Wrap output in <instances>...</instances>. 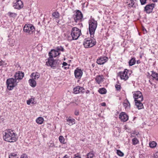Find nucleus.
Segmentation results:
<instances>
[{
	"instance_id": "1",
	"label": "nucleus",
	"mask_w": 158,
	"mask_h": 158,
	"mask_svg": "<svg viewBox=\"0 0 158 158\" xmlns=\"http://www.w3.org/2000/svg\"><path fill=\"white\" fill-rule=\"evenodd\" d=\"M60 53H59L55 49H52L49 52L48 55L49 57L48 59V60L46 62L47 66H50L53 69H55L58 67L60 61L59 60H54L53 59V57H56L60 55Z\"/></svg>"
},
{
	"instance_id": "2",
	"label": "nucleus",
	"mask_w": 158,
	"mask_h": 158,
	"mask_svg": "<svg viewBox=\"0 0 158 158\" xmlns=\"http://www.w3.org/2000/svg\"><path fill=\"white\" fill-rule=\"evenodd\" d=\"M3 139L5 141L13 142L17 140L16 134L11 129H8L5 130L3 132Z\"/></svg>"
},
{
	"instance_id": "3",
	"label": "nucleus",
	"mask_w": 158,
	"mask_h": 158,
	"mask_svg": "<svg viewBox=\"0 0 158 158\" xmlns=\"http://www.w3.org/2000/svg\"><path fill=\"white\" fill-rule=\"evenodd\" d=\"M96 44L95 40L94 38H87L84 39L83 45L85 48L92 47Z\"/></svg>"
},
{
	"instance_id": "4",
	"label": "nucleus",
	"mask_w": 158,
	"mask_h": 158,
	"mask_svg": "<svg viewBox=\"0 0 158 158\" xmlns=\"http://www.w3.org/2000/svg\"><path fill=\"white\" fill-rule=\"evenodd\" d=\"M81 34V30H72L71 36L68 37L67 40L69 41L77 40Z\"/></svg>"
},
{
	"instance_id": "5",
	"label": "nucleus",
	"mask_w": 158,
	"mask_h": 158,
	"mask_svg": "<svg viewBox=\"0 0 158 158\" xmlns=\"http://www.w3.org/2000/svg\"><path fill=\"white\" fill-rule=\"evenodd\" d=\"M18 82L14 78H10L7 80L6 84L7 88L9 90H12L17 84Z\"/></svg>"
},
{
	"instance_id": "6",
	"label": "nucleus",
	"mask_w": 158,
	"mask_h": 158,
	"mask_svg": "<svg viewBox=\"0 0 158 158\" xmlns=\"http://www.w3.org/2000/svg\"><path fill=\"white\" fill-rule=\"evenodd\" d=\"M73 17L75 22L77 23L82 21L83 16L81 11L79 10H77L74 14Z\"/></svg>"
},
{
	"instance_id": "7",
	"label": "nucleus",
	"mask_w": 158,
	"mask_h": 158,
	"mask_svg": "<svg viewBox=\"0 0 158 158\" xmlns=\"http://www.w3.org/2000/svg\"><path fill=\"white\" fill-rule=\"evenodd\" d=\"M133 98L135 101L137 100L143 101V97L142 93L139 91H137L133 92Z\"/></svg>"
},
{
	"instance_id": "8",
	"label": "nucleus",
	"mask_w": 158,
	"mask_h": 158,
	"mask_svg": "<svg viewBox=\"0 0 158 158\" xmlns=\"http://www.w3.org/2000/svg\"><path fill=\"white\" fill-rule=\"evenodd\" d=\"M97 22L94 19L89 20V30H96Z\"/></svg>"
},
{
	"instance_id": "9",
	"label": "nucleus",
	"mask_w": 158,
	"mask_h": 158,
	"mask_svg": "<svg viewBox=\"0 0 158 158\" xmlns=\"http://www.w3.org/2000/svg\"><path fill=\"white\" fill-rule=\"evenodd\" d=\"M128 72V70L127 69H125L123 72H119V76L121 79L124 80V81L128 79L129 78Z\"/></svg>"
},
{
	"instance_id": "10",
	"label": "nucleus",
	"mask_w": 158,
	"mask_h": 158,
	"mask_svg": "<svg viewBox=\"0 0 158 158\" xmlns=\"http://www.w3.org/2000/svg\"><path fill=\"white\" fill-rule=\"evenodd\" d=\"M24 76V73L22 71H18L15 75V79L18 82L19 80H22Z\"/></svg>"
},
{
	"instance_id": "11",
	"label": "nucleus",
	"mask_w": 158,
	"mask_h": 158,
	"mask_svg": "<svg viewBox=\"0 0 158 158\" xmlns=\"http://www.w3.org/2000/svg\"><path fill=\"white\" fill-rule=\"evenodd\" d=\"M108 60V58L106 56H102L99 57L97 60V63L100 65L103 64Z\"/></svg>"
},
{
	"instance_id": "12",
	"label": "nucleus",
	"mask_w": 158,
	"mask_h": 158,
	"mask_svg": "<svg viewBox=\"0 0 158 158\" xmlns=\"http://www.w3.org/2000/svg\"><path fill=\"white\" fill-rule=\"evenodd\" d=\"M13 6L15 9H20L23 7V2L21 0H17L16 2L14 3Z\"/></svg>"
},
{
	"instance_id": "13",
	"label": "nucleus",
	"mask_w": 158,
	"mask_h": 158,
	"mask_svg": "<svg viewBox=\"0 0 158 158\" xmlns=\"http://www.w3.org/2000/svg\"><path fill=\"white\" fill-rule=\"evenodd\" d=\"M83 74V72L81 69L77 68L75 70L74 75L76 78L80 79L81 78Z\"/></svg>"
},
{
	"instance_id": "14",
	"label": "nucleus",
	"mask_w": 158,
	"mask_h": 158,
	"mask_svg": "<svg viewBox=\"0 0 158 158\" xmlns=\"http://www.w3.org/2000/svg\"><path fill=\"white\" fill-rule=\"evenodd\" d=\"M119 118L122 121L125 122L128 119V116L125 113L122 112L119 115Z\"/></svg>"
},
{
	"instance_id": "15",
	"label": "nucleus",
	"mask_w": 158,
	"mask_h": 158,
	"mask_svg": "<svg viewBox=\"0 0 158 158\" xmlns=\"http://www.w3.org/2000/svg\"><path fill=\"white\" fill-rule=\"evenodd\" d=\"M155 6L154 4L148 5L144 7V10L147 13H149L151 12Z\"/></svg>"
},
{
	"instance_id": "16",
	"label": "nucleus",
	"mask_w": 158,
	"mask_h": 158,
	"mask_svg": "<svg viewBox=\"0 0 158 158\" xmlns=\"http://www.w3.org/2000/svg\"><path fill=\"white\" fill-rule=\"evenodd\" d=\"M104 78L102 75H98L95 78V80L97 83L99 84L103 81Z\"/></svg>"
},
{
	"instance_id": "17",
	"label": "nucleus",
	"mask_w": 158,
	"mask_h": 158,
	"mask_svg": "<svg viewBox=\"0 0 158 158\" xmlns=\"http://www.w3.org/2000/svg\"><path fill=\"white\" fill-rule=\"evenodd\" d=\"M142 101L137 100L135 101V104L138 109H141L143 108V104L141 102Z\"/></svg>"
},
{
	"instance_id": "18",
	"label": "nucleus",
	"mask_w": 158,
	"mask_h": 158,
	"mask_svg": "<svg viewBox=\"0 0 158 158\" xmlns=\"http://www.w3.org/2000/svg\"><path fill=\"white\" fill-rule=\"evenodd\" d=\"M35 29L34 26L31 24H27L24 25L23 30H33Z\"/></svg>"
},
{
	"instance_id": "19",
	"label": "nucleus",
	"mask_w": 158,
	"mask_h": 158,
	"mask_svg": "<svg viewBox=\"0 0 158 158\" xmlns=\"http://www.w3.org/2000/svg\"><path fill=\"white\" fill-rule=\"evenodd\" d=\"M123 105L125 109L129 110L130 109V104L128 100L125 101L123 103Z\"/></svg>"
},
{
	"instance_id": "20",
	"label": "nucleus",
	"mask_w": 158,
	"mask_h": 158,
	"mask_svg": "<svg viewBox=\"0 0 158 158\" xmlns=\"http://www.w3.org/2000/svg\"><path fill=\"white\" fill-rule=\"evenodd\" d=\"M66 121L69 125H72L75 123V120L74 118H71L70 117L66 119Z\"/></svg>"
},
{
	"instance_id": "21",
	"label": "nucleus",
	"mask_w": 158,
	"mask_h": 158,
	"mask_svg": "<svg viewBox=\"0 0 158 158\" xmlns=\"http://www.w3.org/2000/svg\"><path fill=\"white\" fill-rule=\"evenodd\" d=\"M40 77V74L37 72L33 73L31 75V77L32 78V79H33L34 80L38 79Z\"/></svg>"
},
{
	"instance_id": "22",
	"label": "nucleus",
	"mask_w": 158,
	"mask_h": 158,
	"mask_svg": "<svg viewBox=\"0 0 158 158\" xmlns=\"http://www.w3.org/2000/svg\"><path fill=\"white\" fill-rule=\"evenodd\" d=\"M29 83L30 85L32 87H34L36 85V82L33 79H29Z\"/></svg>"
},
{
	"instance_id": "23",
	"label": "nucleus",
	"mask_w": 158,
	"mask_h": 158,
	"mask_svg": "<svg viewBox=\"0 0 158 158\" xmlns=\"http://www.w3.org/2000/svg\"><path fill=\"white\" fill-rule=\"evenodd\" d=\"M44 121V118L41 117L38 118L36 120V123L39 124H42L43 123Z\"/></svg>"
},
{
	"instance_id": "24",
	"label": "nucleus",
	"mask_w": 158,
	"mask_h": 158,
	"mask_svg": "<svg viewBox=\"0 0 158 158\" xmlns=\"http://www.w3.org/2000/svg\"><path fill=\"white\" fill-rule=\"evenodd\" d=\"M136 62V60L135 58H132L129 61L128 63L129 65L130 66H131L134 65Z\"/></svg>"
},
{
	"instance_id": "25",
	"label": "nucleus",
	"mask_w": 158,
	"mask_h": 158,
	"mask_svg": "<svg viewBox=\"0 0 158 158\" xmlns=\"http://www.w3.org/2000/svg\"><path fill=\"white\" fill-rule=\"evenodd\" d=\"M152 73V76L157 81H158V74L153 71L151 72Z\"/></svg>"
},
{
	"instance_id": "26",
	"label": "nucleus",
	"mask_w": 158,
	"mask_h": 158,
	"mask_svg": "<svg viewBox=\"0 0 158 158\" xmlns=\"http://www.w3.org/2000/svg\"><path fill=\"white\" fill-rule=\"evenodd\" d=\"M9 43L8 44L11 47H13L14 46L15 43V40L11 39H10L8 40Z\"/></svg>"
},
{
	"instance_id": "27",
	"label": "nucleus",
	"mask_w": 158,
	"mask_h": 158,
	"mask_svg": "<svg viewBox=\"0 0 158 158\" xmlns=\"http://www.w3.org/2000/svg\"><path fill=\"white\" fill-rule=\"evenodd\" d=\"M94 154L93 151L88 153L86 155V158H93Z\"/></svg>"
},
{
	"instance_id": "28",
	"label": "nucleus",
	"mask_w": 158,
	"mask_h": 158,
	"mask_svg": "<svg viewBox=\"0 0 158 158\" xmlns=\"http://www.w3.org/2000/svg\"><path fill=\"white\" fill-rule=\"evenodd\" d=\"M55 50L58 52L59 53H60V52H64V48H63V47L60 46H58L56 47L55 48Z\"/></svg>"
},
{
	"instance_id": "29",
	"label": "nucleus",
	"mask_w": 158,
	"mask_h": 158,
	"mask_svg": "<svg viewBox=\"0 0 158 158\" xmlns=\"http://www.w3.org/2000/svg\"><path fill=\"white\" fill-rule=\"evenodd\" d=\"M98 92L101 94H105L106 93V90L105 88H102L99 89Z\"/></svg>"
},
{
	"instance_id": "30",
	"label": "nucleus",
	"mask_w": 158,
	"mask_h": 158,
	"mask_svg": "<svg viewBox=\"0 0 158 158\" xmlns=\"http://www.w3.org/2000/svg\"><path fill=\"white\" fill-rule=\"evenodd\" d=\"M136 1V0H131L130 1L131 2L129 3L128 4V5L129 7H133L134 6L135 3Z\"/></svg>"
},
{
	"instance_id": "31",
	"label": "nucleus",
	"mask_w": 158,
	"mask_h": 158,
	"mask_svg": "<svg viewBox=\"0 0 158 158\" xmlns=\"http://www.w3.org/2000/svg\"><path fill=\"white\" fill-rule=\"evenodd\" d=\"M59 140L61 143L65 144L66 142L65 141V139L63 136H60L59 137Z\"/></svg>"
},
{
	"instance_id": "32",
	"label": "nucleus",
	"mask_w": 158,
	"mask_h": 158,
	"mask_svg": "<svg viewBox=\"0 0 158 158\" xmlns=\"http://www.w3.org/2000/svg\"><path fill=\"white\" fill-rule=\"evenodd\" d=\"M17 154L16 153H12L9 156V158H18Z\"/></svg>"
},
{
	"instance_id": "33",
	"label": "nucleus",
	"mask_w": 158,
	"mask_h": 158,
	"mask_svg": "<svg viewBox=\"0 0 158 158\" xmlns=\"http://www.w3.org/2000/svg\"><path fill=\"white\" fill-rule=\"evenodd\" d=\"M10 17L15 18L17 16V14L11 12H9L7 14Z\"/></svg>"
},
{
	"instance_id": "34",
	"label": "nucleus",
	"mask_w": 158,
	"mask_h": 158,
	"mask_svg": "<svg viewBox=\"0 0 158 158\" xmlns=\"http://www.w3.org/2000/svg\"><path fill=\"white\" fill-rule=\"evenodd\" d=\"M156 143L153 141L149 143L150 147L152 148H155L156 146Z\"/></svg>"
},
{
	"instance_id": "35",
	"label": "nucleus",
	"mask_w": 158,
	"mask_h": 158,
	"mask_svg": "<svg viewBox=\"0 0 158 158\" xmlns=\"http://www.w3.org/2000/svg\"><path fill=\"white\" fill-rule=\"evenodd\" d=\"M73 93L75 94L79 93V91L78 86H76L73 89Z\"/></svg>"
},
{
	"instance_id": "36",
	"label": "nucleus",
	"mask_w": 158,
	"mask_h": 158,
	"mask_svg": "<svg viewBox=\"0 0 158 158\" xmlns=\"http://www.w3.org/2000/svg\"><path fill=\"white\" fill-rule=\"evenodd\" d=\"M52 15L55 18H58L59 17L60 14L58 12H55L52 13Z\"/></svg>"
},
{
	"instance_id": "37",
	"label": "nucleus",
	"mask_w": 158,
	"mask_h": 158,
	"mask_svg": "<svg viewBox=\"0 0 158 158\" xmlns=\"http://www.w3.org/2000/svg\"><path fill=\"white\" fill-rule=\"evenodd\" d=\"M90 35V38H94L95 30H89Z\"/></svg>"
},
{
	"instance_id": "38",
	"label": "nucleus",
	"mask_w": 158,
	"mask_h": 158,
	"mask_svg": "<svg viewBox=\"0 0 158 158\" xmlns=\"http://www.w3.org/2000/svg\"><path fill=\"white\" fill-rule=\"evenodd\" d=\"M132 142L133 144L136 145L138 143L139 141L136 138H135L132 139Z\"/></svg>"
},
{
	"instance_id": "39",
	"label": "nucleus",
	"mask_w": 158,
	"mask_h": 158,
	"mask_svg": "<svg viewBox=\"0 0 158 158\" xmlns=\"http://www.w3.org/2000/svg\"><path fill=\"white\" fill-rule=\"evenodd\" d=\"M79 91V93H84L85 89L83 87H80L78 86Z\"/></svg>"
},
{
	"instance_id": "40",
	"label": "nucleus",
	"mask_w": 158,
	"mask_h": 158,
	"mask_svg": "<svg viewBox=\"0 0 158 158\" xmlns=\"http://www.w3.org/2000/svg\"><path fill=\"white\" fill-rule=\"evenodd\" d=\"M23 31L27 34H31L33 33L34 31L32 30H23Z\"/></svg>"
},
{
	"instance_id": "41",
	"label": "nucleus",
	"mask_w": 158,
	"mask_h": 158,
	"mask_svg": "<svg viewBox=\"0 0 158 158\" xmlns=\"http://www.w3.org/2000/svg\"><path fill=\"white\" fill-rule=\"evenodd\" d=\"M141 4L142 5L145 4L146 3L147 0H140Z\"/></svg>"
},
{
	"instance_id": "42",
	"label": "nucleus",
	"mask_w": 158,
	"mask_h": 158,
	"mask_svg": "<svg viewBox=\"0 0 158 158\" xmlns=\"http://www.w3.org/2000/svg\"><path fill=\"white\" fill-rule=\"evenodd\" d=\"M6 65V63H5V61L1 60L0 61V66H4L5 65Z\"/></svg>"
},
{
	"instance_id": "43",
	"label": "nucleus",
	"mask_w": 158,
	"mask_h": 158,
	"mask_svg": "<svg viewBox=\"0 0 158 158\" xmlns=\"http://www.w3.org/2000/svg\"><path fill=\"white\" fill-rule=\"evenodd\" d=\"M54 146V144L53 143V142L52 141H50L49 143V146L50 147H52Z\"/></svg>"
},
{
	"instance_id": "44",
	"label": "nucleus",
	"mask_w": 158,
	"mask_h": 158,
	"mask_svg": "<svg viewBox=\"0 0 158 158\" xmlns=\"http://www.w3.org/2000/svg\"><path fill=\"white\" fill-rule=\"evenodd\" d=\"M20 158H28V156L26 154H24L21 155Z\"/></svg>"
},
{
	"instance_id": "45",
	"label": "nucleus",
	"mask_w": 158,
	"mask_h": 158,
	"mask_svg": "<svg viewBox=\"0 0 158 158\" xmlns=\"http://www.w3.org/2000/svg\"><path fill=\"white\" fill-rule=\"evenodd\" d=\"M34 98H31L30 99V100L31 103L32 104H34L35 103V102L34 101Z\"/></svg>"
},
{
	"instance_id": "46",
	"label": "nucleus",
	"mask_w": 158,
	"mask_h": 158,
	"mask_svg": "<svg viewBox=\"0 0 158 158\" xmlns=\"http://www.w3.org/2000/svg\"><path fill=\"white\" fill-rule=\"evenodd\" d=\"M73 158H81V156L78 154H75Z\"/></svg>"
},
{
	"instance_id": "47",
	"label": "nucleus",
	"mask_w": 158,
	"mask_h": 158,
	"mask_svg": "<svg viewBox=\"0 0 158 158\" xmlns=\"http://www.w3.org/2000/svg\"><path fill=\"white\" fill-rule=\"evenodd\" d=\"M124 153L122 152L121 151L119 150V156H124Z\"/></svg>"
},
{
	"instance_id": "48",
	"label": "nucleus",
	"mask_w": 158,
	"mask_h": 158,
	"mask_svg": "<svg viewBox=\"0 0 158 158\" xmlns=\"http://www.w3.org/2000/svg\"><path fill=\"white\" fill-rule=\"evenodd\" d=\"M103 36H104V37L106 38L107 36H109V34L108 33V32L105 31V34H103Z\"/></svg>"
},
{
	"instance_id": "49",
	"label": "nucleus",
	"mask_w": 158,
	"mask_h": 158,
	"mask_svg": "<svg viewBox=\"0 0 158 158\" xmlns=\"http://www.w3.org/2000/svg\"><path fill=\"white\" fill-rule=\"evenodd\" d=\"M79 111L77 110H75L74 112V114L76 115H79Z\"/></svg>"
},
{
	"instance_id": "50",
	"label": "nucleus",
	"mask_w": 158,
	"mask_h": 158,
	"mask_svg": "<svg viewBox=\"0 0 158 158\" xmlns=\"http://www.w3.org/2000/svg\"><path fill=\"white\" fill-rule=\"evenodd\" d=\"M62 65L63 66L62 67H65V66H67L68 65V64L65 62H64L62 63Z\"/></svg>"
},
{
	"instance_id": "51",
	"label": "nucleus",
	"mask_w": 158,
	"mask_h": 158,
	"mask_svg": "<svg viewBox=\"0 0 158 158\" xmlns=\"http://www.w3.org/2000/svg\"><path fill=\"white\" fill-rule=\"evenodd\" d=\"M100 105L101 106H106V103L105 102L101 103Z\"/></svg>"
},
{
	"instance_id": "52",
	"label": "nucleus",
	"mask_w": 158,
	"mask_h": 158,
	"mask_svg": "<svg viewBox=\"0 0 158 158\" xmlns=\"http://www.w3.org/2000/svg\"><path fill=\"white\" fill-rule=\"evenodd\" d=\"M27 104L29 105L30 104V103H31V101L30 99L27 101Z\"/></svg>"
},
{
	"instance_id": "53",
	"label": "nucleus",
	"mask_w": 158,
	"mask_h": 158,
	"mask_svg": "<svg viewBox=\"0 0 158 158\" xmlns=\"http://www.w3.org/2000/svg\"><path fill=\"white\" fill-rule=\"evenodd\" d=\"M115 87L117 90H118V84L115 85Z\"/></svg>"
},
{
	"instance_id": "54",
	"label": "nucleus",
	"mask_w": 158,
	"mask_h": 158,
	"mask_svg": "<svg viewBox=\"0 0 158 158\" xmlns=\"http://www.w3.org/2000/svg\"><path fill=\"white\" fill-rule=\"evenodd\" d=\"M154 156L155 157L157 158V157H158V152H156L155 153V154L154 155Z\"/></svg>"
},
{
	"instance_id": "55",
	"label": "nucleus",
	"mask_w": 158,
	"mask_h": 158,
	"mask_svg": "<svg viewBox=\"0 0 158 158\" xmlns=\"http://www.w3.org/2000/svg\"><path fill=\"white\" fill-rule=\"evenodd\" d=\"M69 156L68 155H65L63 158H69Z\"/></svg>"
},
{
	"instance_id": "56",
	"label": "nucleus",
	"mask_w": 158,
	"mask_h": 158,
	"mask_svg": "<svg viewBox=\"0 0 158 158\" xmlns=\"http://www.w3.org/2000/svg\"><path fill=\"white\" fill-rule=\"evenodd\" d=\"M11 33V32H10V33L8 35V37H10L11 36L12 34Z\"/></svg>"
},
{
	"instance_id": "57",
	"label": "nucleus",
	"mask_w": 158,
	"mask_h": 158,
	"mask_svg": "<svg viewBox=\"0 0 158 158\" xmlns=\"http://www.w3.org/2000/svg\"><path fill=\"white\" fill-rule=\"evenodd\" d=\"M89 91L88 90H87L86 92H85V93L87 94H89Z\"/></svg>"
},
{
	"instance_id": "58",
	"label": "nucleus",
	"mask_w": 158,
	"mask_h": 158,
	"mask_svg": "<svg viewBox=\"0 0 158 158\" xmlns=\"http://www.w3.org/2000/svg\"><path fill=\"white\" fill-rule=\"evenodd\" d=\"M136 62L137 64H139L140 63V61L139 60H138Z\"/></svg>"
},
{
	"instance_id": "59",
	"label": "nucleus",
	"mask_w": 158,
	"mask_h": 158,
	"mask_svg": "<svg viewBox=\"0 0 158 158\" xmlns=\"http://www.w3.org/2000/svg\"><path fill=\"white\" fill-rule=\"evenodd\" d=\"M116 153L118 155V150H117Z\"/></svg>"
},
{
	"instance_id": "60",
	"label": "nucleus",
	"mask_w": 158,
	"mask_h": 158,
	"mask_svg": "<svg viewBox=\"0 0 158 158\" xmlns=\"http://www.w3.org/2000/svg\"><path fill=\"white\" fill-rule=\"evenodd\" d=\"M152 1L154 2H157V0H152Z\"/></svg>"
},
{
	"instance_id": "61",
	"label": "nucleus",
	"mask_w": 158,
	"mask_h": 158,
	"mask_svg": "<svg viewBox=\"0 0 158 158\" xmlns=\"http://www.w3.org/2000/svg\"><path fill=\"white\" fill-rule=\"evenodd\" d=\"M64 69H68V68H68V67H64Z\"/></svg>"
},
{
	"instance_id": "62",
	"label": "nucleus",
	"mask_w": 158,
	"mask_h": 158,
	"mask_svg": "<svg viewBox=\"0 0 158 158\" xmlns=\"http://www.w3.org/2000/svg\"><path fill=\"white\" fill-rule=\"evenodd\" d=\"M64 69H68V68H68V67H64Z\"/></svg>"
},
{
	"instance_id": "63",
	"label": "nucleus",
	"mask_w": 158,
	"mask_h": 158,
	"mask_svg": "<svg viewBox=\"0 0 158 158\" xmlns=\"http://www.w3.org/2000/svg\"><path fill=\"white\" fill-rule=\"evenodd\" d=\"M120 85H119V89H120Z\"/></svg>"
},
{
	"instance_id": "64",
	"label": "nucleus",
	"mask_w": 158,
	"mask_h": 158,
	"mask_svg": "<svg viewBox=\"0 0 158 158\" xmlns=\"http://www.w3.org/2000/svg\"><path fill=\"white\" fill-rule=\"evenodd\" d=\"M74 28H72V30H74Z\"/></svg>"
}]
</instances>
